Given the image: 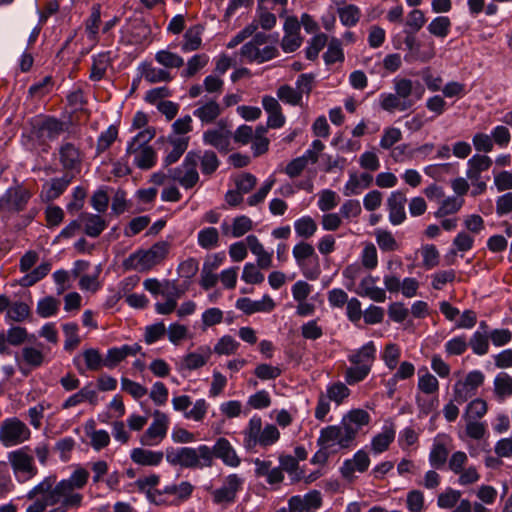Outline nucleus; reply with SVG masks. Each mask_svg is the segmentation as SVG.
Masks as SVG:
<instances>
[{
    "label": "nucleus",
    "instance_id": "5fc2aeb1",
    "mask_svg": "<svg viewBox=\"0 0 512 512\" xmlns=\"http://www.w3.org/2000/svg\"><path fill=\"white\" fill-rule=\"evenodd\" d=\"M344 58L341 41L338 38L332 37L328 43L327 51L323 54L325 63L332 65L336 62H343Z\"/></svg>",
    "mask_w": 512,
    "mask_h": 512
},
{
    "label": "nucleus",
    "instance_id": "7c9ffc66",
    "mask_svg": "<svg viewBox=\"0 0 512 512\" xmlns=\"http://www.w3.org/2000/svg\"><path fill=\"white\" fill-rule=\"evenodd\" d=\"M222 108L214 99L208 101H199L197 108L193 111V115L198 118L203 125L214 123L221 115Z\"/></svg>",
    "mask_w": 512,
    "mask_h": 512
},
{
    "label": "nucleus",
    "instance_id": "f704fd0d",
    "mask_svg": "<svg viewBox=\"0 0 512 512\" xmlns=\"http://www.w3.org/2000/svg\"><path fill=\"white\" fill-rule=\"evenodd\" d=\"M204 33V26L195 24L185 30L183 34V41L179 45L183 53H190L197 51L202 46V35Z\"/></svg>",
    "mask_w": 512,
    "mask_h": 512
},
{
    "label": "nucleus",
    "instance_id": "13d9d810",
    "mask_svg": "<svg viewBox=\"0 0 512 512\" xmlns=\"http://www.w3.org/2000/svg\"><path fill=\"white\" fill-rule=\"evenodd\" d=\"M435 56V46L433 42H430L423 50L420 49V43L415 46V50H410L405 55L404 59L406 62H428Z\"/></svg>",
    "mask_w": 512,
    "mask_h": 512
},
{
    "label": "nucleus",
    "instance_id": "f03ea898",
    "mask_svg": "<svg viewBox=\"0 0 512 512\" xmlns=\"http://www.w3.org/2000/svg\"><path fill=\"white\" fill-rule=\"evenodd\" d=\"M370 420L371 417L366 410L352 409L343 415L340 424L328 425L320 430L317 445L330 448L332 452H336L337 449H349L354 445L361 428L368 425Z\"/></svg>",
    "mask_w": 512,
    "mask_h": 512
},
{
    "label": "nucleus",
    "instance_id": "a211bd4d",
    "mask_svg": "<svg viewBox=\"0 0 512 512\" xmlns=\"http://www.w3.org/2000/svg\"><path fill=\"white\" fill-rule=\"evenodd\" d=\"M59 162L65 173H79L82 166V153L80 149L71 142L63 141L58 148Z\"/></svg>",
    "mask_w": 512,
    "mask_h": 512
},
{
    "label": "nucleus",
    "instance_id": "37998d69",
    "mask_svg": "<svg viewBox=\"0 0 512 512\" xmlns=\"http://www.w3.org/2000/svg\"><path fill=\"white\" fill-rule=\"evenodd\" d=\"M111 59L109 53H99L93 56L89 78L92 81H100L104 78Z\"/></svg>",
    "mask_w": 512,
    "mask_h": 512
},
{
    "label": "nucleus",
    "instance_id": "9d476101",
    "mask_svg": "<svg viewBox=\"0 0 512 512\" xmlns=\"http://www.w3.org/2000/svg\"><path fill=\"white\" fill-rule=\"evenodd\" d=\"M292 254L306 279L314 281L319 278L321 274L319 257L310 243L300 241L293 247Z\"/></svg>",
    "mask_w": 512,
    "mask_h": 512
},
{
    "label": "nucleus",
    "instance_id": "3c124183",
    "mask_svg": "<svg viewBox=\"0 0 512 512\" xmlns=\"http://www.w3.org/2000/svg\"><path fill=\"white\" fill-rule=\"evenodd\" d=\"M338 16L342 25L353 27L357 25L361 18V10L353 4L345 5L338 8Z\"/></svg>",
    "mask_w": 512,
    "mask_h": 512
},
{
    "label": "nucleus",
    "instance_id": "774afa93",
    "mask_svg": "<svg viewBox=\"0 0 512 512\" xmlns=\"http://www.w3.org/2000/svg\"><path fill=\"white\" fill-rule=\"evenodd\" d=\"M406 507L410 512H424L425 498L422 491L414 489L407 493Z\"/></svg>",
    "mask_w": 512,
    "mask_h": 512
},
{
    "label": "nucleus",
    "instance_id": "a878e982",
    "mask_svg": "<svg viewBox=\"0 0 512 512\" xmlns=\"http://www.w3.org/2000/svg\"><path fill=\"white\" fill-rule=\"evenodd\" d=\"M407 198L404 192L394 191L387 199V209L389 212V221L392 225L397 226L406 220L405 205Z\"/></svg>",
    "mask_w": 512,
    "mask_h": 512
},
{
    "label": "nucleus",
    "instance_id": "473e14b6",
    "mask_svg": "<svg viewBox=\"0 0 512 512\" xmlns=\"http://www.w3.org/2000/svg\"><path fill=\"white\" fill-rule=\"evenodd\" d=\"M236 307L244 313L251 315L256 312H271L275 308V302L269 295H264L261 300L253 301L250 298H240Z\"/></svg>",
    "mask_w": 512,
    "mask_h": 512
},
{
    "label": "nucleus",
    "instance_id": "4c0bfd02",
    "mask_svg": "<svg viewBox=\"0 0 512 512\" xmlns=\"http://www.w3.org/2000/svg\"><path fill=\"white\" fill-rule=\"evenodd\" d=\"M189 144V137H176L169 138L168 147L166 149V156L164 158V165L170 166L176 163L180 157L187 150Z\"/></svg>",
    "mask_w": 512,
    "mask_h": 512
},
{
    "label": "nucleus",
    "instance_id": "f3484780",
    "mask_svg": "<svg viewBox=\"0 0 512 512\" xmlns=\"http://www.w3.org/2000/svg\"><path fill=\"white\" fill-rule=\"evenodd\" d=\"M232 133L228 129L227 122L220 120L217 127L203 132L202 140L205 145L217 149L219 152L227 153L230 150Z\"/></svg>",
    "mask_w": 512,
    "mask_h": 512
},
{
    "label": "nucleus",
    "instance_id": "aec40b11",
    "mask_svg": "<svg viewBox=\"0 0 512 512\" xmlns=\"http://www.w3.org/2000/svg\"><path fill=\"white\" fill-rule=\"evenodd\" d=\"M452 439L446 434H438L433 440L429 453V463L435 469L444 467L451 451Z\"/></svg>",
    "mask_w": 512,
    "mask_h": 512
},
{
    "label": "nucleus",
    "instance_id": "4be33fe9",
    "mask_svg": "<svg viewBox=\"0 0 512 512\" xmlns=\"http://www.w3.org/2000/svg\"><path fill=\"white\" fill-rule=\"evenodd\" d=\"M370 465V458L368 453L360 449L358 450L351 459H346L340 467V473L342 477L348 481L355 479V473H364L368 470Z\"/></svg>",
    "mask_w": 512,
    "mask_h": 512
},
{
    "label": "nucleus",
    "instance_id": "6e6d98bb",
    "mask_svg": "<svg viewBox=\"0 0 512 512\" xmlns=\"http://www.w3.org/2000/svg\"><path fill=\"white\" fill-rule=\"evenodd\" d=\"M489 339L487 333L477 330L468 341V346L471 347L474 354L483 356L489 351Z\"/></svg>",
    "mask_w": 512,
    "mask_h": 512
},
{
    "label": "nucleus",
    "instance_id": "e2e57ef3",
    "mask_svg": "<svg viewBox=\"0 0 512 512\" xmlns=\"http://www.w3.org/2000/svg\"><path fill=\"white\" fill-rule=\"evenodd\" d=\"M253 229V221L246 215L233 218L231 223V237L240 238Z\"/></svg>",
    "mask_w": 512,
    "mask_h": 512
},
{
    "label": "nucleus",
    "instance_id": "c756f323",
    "mask_svg": "<svg viewBox=\"0 0 512 512\" xmlns=\"http://www.w3.org/2000/svg\"><path fill=\"white\" fill-rule=\"evenodd\" d=\"M377 278L372 275H366L361 279L360 284L353 291L361 297H367L374 302L383 303L386 300L384 289L377 287Z\"/></svg>",
    "mask_w": 512,
    "mask_h": 512
},
{
    "label": "nucleus",
    "instance_id": "2eb2a0df",
    "mask_svg": "<svg viewBox=\"0 0 512 512\" xmlns=\"http://www.w3.org/2000/svg\"><path fill=\"white\" fill-rule=\"evenodd\" d=\"M198 167L194 162V158L186 153L181 165L169 169V179L177 182L185 190L194 188L200 181Z\"/></svg>",
    "mask_w": 512,
    "mask_h": 512
},
{
    "label": "nucleus",
    "instance_id": "0eeeda50",
    "mask_svg": "<svg viewBox=\"0 0 512 512\" xmlns=\"http://www.w3.org/2000/svg\"><path fill=\"white\" fill-rule=\"evenodd\" d=\"M170 248L171 244L168 241L156 242L147 250L140 249L130 254L124 260L123 267L126 270L147 272L166 259Z\"/></svg>",
    "mask_w": 512,
    "mask_h": 512
},
{
    "label": "nucleus",
    "instance_id": "412c9836",
    "mask_svg": "<svg viewBox=\"0 0 512 512\" xmlns=\"http://www.w3.org/2000/svg\"><path fill=\"white\" fill-rule=\"evenodd\" d=\"M3 195L7 204V212L19 213L26 209L33 193L23 185H16L8 188Z\"/></svg>",
    "mask_w": 512,
    "mask_h": 512
},
{
    "label": "nucleus",
    "instance_id": "864d4df0",
    "mask_svg": "<svg viewBox=\"0 0 512 512\" xmlns=\"http://www.w3.org/2000/svg\"><path fill=\"white\" fill-rule=\"evenodd\" d=\"M211 351L209 348H206L203 353L201 352H191L184 356L182 365L185 369L188 370H196L198 368L203 367L210 358Z\"/></svg>",
    "mask_w": 512,
    "mask_h": 512
},
{
    "label": "nucleus",
    "instance_id": "e433bc0d",
    "mask_svg": "<svg viewBox=\"0 0 512 512\" xmlns=\"http://www.w3.org/2000/svg\"><path fill=\"white\" fill-rule=\"evenodd\" d=\"M492 159L487 155L475 154L467 162L466 176L471 181L481 179V173L487 171L492 165Z\"/></svg>",
    "mask_w": 512,
    "mask_h": 512
},
{
    "label": "nucleus",
    "instance_id": "5701e85b",
    "mask_svg": "<svg viewBox=\"0 0 512 512\" xmlns=\"http://www.w3.org/2000/svg\"><path fill=\"white\" fill-rule=\"evenodd\" d=\"M73 174L64 173L61 177L52 178L42 186L40 198L43 202L49 203L59 198L71 184Z\"/></svg>",
    "mask_w": 512,
    "mask_h": 512
},
{
    "label": "nucleus",
    "instance_id": "4468645a",
    "mask_svg": "<svg viewBox=\"0 0 512 512\" xmlns=\"http://www.w3.org/2000/svg\"><path fill=\"white\" fill-rule=\"evenodd\" d=\"M153 420L149 427L141 434L139 441L143 446H158L166 438L170 419L167 414L160 410H154Z\"/></svg>",
    "mask_w": 512,
    "mask_h": 512
},
{
    "label": "nucleus",
    "instance_id": "2f4dec72",
    "mask_svg": "<svg viewBox=\"0 0 512 512\" xmlns=\"http://www.w3.org/2000/svg\"><path fill=\"white\" fill-rule=\"evenodd\" d=\"M159 483L160 476L158 474L151 473L148 476L138 478L134 482V485L140 493L145 494L149 503L156 505L158 493L161 490L157 488Z\"/></svg>",
    "mask_w": 512,
    "mask_h": 512
},
{
    "label": "nucleus",
    "instance_id": "1a4fd4ad",
    "mask_svg": "<svg viewBox=\"0 0 512 512\" xmlns=\"http://www.w3.org/2000/svg\"><path fill=\"white\" fill-rule=\"evenodd\" d=\"M7 460L19 484H24L38 475L33 451L30 446H21L7 453Z\"/></svg>",
    "mask_w": 512,
    "mask_h": 512
},
{
    "label": "nucleus",
    "instance_id": "ddd939ff",
    "mask_svg": "<svg viewBox=\"0 0 512 512\" xmlns=\"http://www.w3.org/2000/svg\"><path fill=\"white\" fill-rule=\"evenodd\" d=\"M245 479L236 473L226 476L222 485L211 492L212 501L216 505L229 506L235 503L237 494L243 490Z\"/></svg>",
    "mask_w": 512,
    "mask_h": 512
},
{
    "label": "nucleus",
    "instance_id": "bf43d9fd",
    "mask_svg": "<svg viewBox=\"0 0 512 512\" xmlns=\"http://www.w3.org/2000/svg\"><path fill=\"white\" fill-rule=\"evenodd\" d=\"M328 37L324 33H318L310 39L305 49L306 58L314 61L318 58L319 52L327 45Z\"/></svg>",
    "mask_w": 512,
    "mask_h": 512
},
{
    "label": "nucleus",
    "instance_id": "f257e3e1",
    "mask_svg": "<svg viewBox=\"0 0 512 512\" xmlns=\"http://www.w3.org/2000/svg\"><path fill=\"white\" fill-rule=\"evenodd\" d=\"M89 479V472L78 467L67 479L57 482L55 475L43 478L30 489L26 498L34 500L26 512H67L82 505L83 495L77 490L84 488Z\"/></svg>",
    "mask_w": 512,
    "mask_h": 512
},
{
    "label": "nucleus",
    "instance_id": "69168bd1",
    "mask_svg": "<svg viewBox=\"0 0 512 512\" xmlns=\"http://www.w3.org/2000/svg\"><path fill=\"white\" fill-rule=\"evenodd\" d=\"M400 356L401 349L395 343L386 344L381 354V358L389 370H394L397 367Z\"/></svg>",
    "mask_w": 512,
    "mask_h": 512
},
{
    "label": "nucleus",
    "instance_id": "8fccbe9b",
    "mask_svg": "<svg viewBox=\"0 0 512 512\" xmlns=\"http://www.w3.org/2000/svg\"><path fill=\"white\" fill-rule=\"evenodd\" d=\"M209 62V56L205 53L195 54L188 59L186 68L182 70L181 76L191 78L203 69Z\"/></svg>",
    "mask_w": 512,
    "mask_h": 512
},
{
    "label": "nucleus",
    "instance_id": "338daca9",
    "mask_svg": "<svg viewBox=\"0 0 512 512\" xmlns=\"http://www.w3.org/2000/svg\"><path fill=\"white\" fill-rule=\"evenodd\" d=\"M277 97L282 102L292 106H298L302 103L300 92L290 85L280 86L277 90Z\"/></svg>",
    "mask_w": 512,
    "mask_h": 512
},
{
    "label": "nucleus",
    "instance_id": "4d7b16f0",
    "mask_svg": "<svg viewBox=\"0 0 512 512\" xmlns=\"http://www.w3.org/2000/svg\"><path fill=\"white\" fill-rule=\"evenodd\" d=\"M142 75L149 83L170 82L173 79L167 70L153 67L150 64L144 65Z\"/></svg>",
    "mask_w": 512,
    "mask_h": 512
},
{
    "label": "nucleus",
    "instance_id": "c9c22d12",
    "mask_svg": "<svg viewBox=\"0 0 512 512\" xmlns=\"http://www.w3.org/2000/svg\"><path fill=\"white\" fill-rule=\"evenodd\" d=\"M130 458L137 465L156 467L162 463L164 453L145 448H134L131 450Z\"/></svg>",
    "mask_w": 512,
    "mask_h": 512
},
{
    "label": "nucleus",
    "instance_id": "20e7f679",
    "mask_svg": "<svg viewBox=\"0 0 512 512\" xmlns=\"http://www.w3.org/2000/svg\"><path fill=\"white\" fill-rule=\"evenodd\" d=\"M166 460L173 466L183 468H204L212 466V450L207 445L193 447H169L166 449Z\"/></svg>",
    "mask_w": 512,
    "mask_h": 512
},
{
    "label": "nucleus",
    "instance_id": "680f3d73",
    "mask_svg": "<svg viewBox=\"0 0 512 512\" xmlns=\"http://www.w3.org/2000/svg\"><path fill=\"white\" fill-rule=\"evenodd\" d=\"M474 237L466 231L459 232L453 239L450 253L456 255L458 252L470 251L474 246Z\"/></svg>",
    "mask_w": 512,
    "mask_h": 512
},
{
    "label": "nucleus",
    "instance_id": "39448f33",
    "mask_svg": "<svg viewBox=\"0 0 512 512\" xmlns=\"http://www.w3.org/2000/svg\"><path fill=\"white\" fill-rule=\"evenodd\" d=\"M155 137V129L146 127L139 131L128 143L126 155L133 157V164L142 170L155 166L157 154L148 143Z\"/></svg>",
    "mask_w": 512,
    "mask_h": 512
},
{
    "label": "nucleus",
    "instance_id": "6ab92c4d",
    "mask_svg": "<svg viewBox=\"0 0 512 512\" xmlns=\"http://www.w3.org/2000/svg\"><path fill=\"white\" fill-rule=\"evenodd\" d=\"M15 361L19 371L27 376L32 369L39 368L45 363V354L38 347L25 346L21 350V356H15Z\"/></svg>",
    "mask_w": 512,
    "mask_h": 512
},
{
    "label": "nucleus",
    "instance_id": "cd10ccee",
    "mask_svg": "<svg viewBox=\"0 0 512 512\" xmlns=\"http://www.w3.org/2000/svg\"><path fill=\"white\" fill-rule=\"evenodd\" d=\"M141 349V346L137 343L132 345L125 344L120 347L109 348L107 350L106 356L104 357V367L113 369L127 357L135 356L138 354Z\"/></svg>",
    "mask_w": 512,
    "mask_h": 512
},
{
    "label": "nucleus",
    "instance_id": "72a5a7b5",
    "mask_svg": "<svg viewBox=\"0 0 512 512\" xmlns=\"http://www.w3.org/2000/svg\"><path fill=\"white\" fill-rule=\"evenodd\" d=\"M79 215L83 232L91 238L100 236L107 227L106 220L99 214L82 212Z\"/></svg>",
    "mask_w": 512,
    "mask_h": 512
},
{
    "label": "nucleus",
    "instance_id": "ea45409f",
    "mask_svg": "<svg viewBox=\"0 0 512 512\" xmlns=\"http://www.w3.org/2000/svg\"><path fill=\"white\" fill-rule=\"evenodd\" d=\"M197 244L205 250H212L220 245V233L217 228L208 226L199 230Z\"/></svg>",
    "mask_w": 512,
    "mask_h": 512
},
{
    "label": "nucleus",
    "instance_id": "a18cd8bd",
    "mask_svg": "<svg viewBox=\"0 0 512 512\" xmlns=\"http://www.w3.org/2000/svg\"><path fill=\"white\" fill-rule=\"evenodd\" d=\"M464 205V199L461 197L450 196L443 199L439 208L434 213L436 218H443L448 215L456 214Z\"/></svg>",
    "mask_w": 512,
    "mask_h": 512
},
{
    "label": "nucleus",
    "instance_id": "0e129e2a",
    "mask_svg": "<svg viewBox=\"0 0 512 512\" xmlns=\"http://www.w3.org/2000/svg\"><path fill=\"white\" fill-rule=\"evenodd\" d=\"M461 492L451 487L446 488L437 497V506L441 509H451L459 502Z\"/></svg>",
    "mask_w": 512,
    "mask_h": 512
},
{
    "label": "nucleus",
    "instance_id": "a19ab883",
    "mask_svg": "<svg viewBox=\"0 0 512 512\" xmlns=\"http://www.w3.org/2000/svg\"><path fill=\"white\" fill-rule=\"evenodd\" d=\"M348 384L345 382L337 381L331 383L326 388L325 397L334 402L337 406L344 403V401L351 395V390L347 386Z\"/></svg>",
    "mask_w": 512,
    "mask_h": 512
},
{
    "label": "nucleus",
    "instance_id": "f8f14e48",
    "mask_svg": "<svg viewBox=\"0 0 512 512\" xmlns=\"http://www.w3.org/2000/svg\"><path fill=\"white\" fill-rule=\"evenodd\" d=\"M194 490V485L189 481L166 485L158 493L155 506H179L191 498Z\"/></svg>",
    "mask_w": 512,
    "mask_h": 512
},
{
    "label": "nucleus",
    "instance_id": "79ce46f5",
    "mask_svg": "<svg viewBox=\"0 0 512 512\" xmlns=\"http://www.w3.org/2000/svg\"><path fill=\"white\" fill-rule=\"evenodd\" d=\"M101 24V6L94 4L91 13L85 21V31L89 40L96 42L98 40L99 28Z\"/></svg>",
    "mask_w": 512,
    "mask_h": 512
},
{
    "label": "nucleus",
    "instance_id": "393cba45",
    "mask_svg": "<svg viewBox=\"0 0 512 512\" xmlns=\"http://www.w3.org/2000/svg\"><path fill=\"white\" fill-rule=\"evenodd\" d=\"M67 129L65 122L52 117H45L36 127L35 134L38 139L43 141L57 140L60 135Z\"/></svg>",
    "mask_w": 512,
    "mask_h": 512
},
{
    "label": "nucleus",
    "instance_id": "de8ad7c7",
    "mask_svg": "<svg viewBox=\"0 0 512 512\" xmlns=\"http://www.w3.org/2000/svg\"><path fill=\"white\" fill-rule=\"evenodd\" d=\"M155 61L167 69H179L184 65L183 57L168 49L157 51L155 54Z\"/></svg>",
    "mask_w": 512,
    "mask_h": 512
},
{
    "label": "nucleus",
    "instance_id": "9b49d317",
    "mask_svg": "<svg viewBox=\"0 0 512 512\" xmlns=\"http://www.w3.org/2000/svg\"><path fill=\"white\" fill-rule=\"evenodd\" d=\"M31 435L28 425L18 417H8L0 423V444L5 448L22 445Z\"/></svg>",
    "mask_w": 512,
    "mask_h": 512
},
{
    "label": "nucleus",
    "instance_id": "603ef678",
    "mask_svg": "<svg viewBox=\"0 0 512 512\" xmlns=\"http://www.w3.org/2000/svg\"><path fill=\"white\" fill-rule=\"evenodd\" d=\"M65 341L64 349L66 351H73L78 347L81 342L79 337V326L76 322H69L62 325Z\"/></svg>",
    "mask_w": 512,
    "mask_h": 512
},
{
    "label": "nucleus",
    "instance_id": "dca6fc26",
    "mask_svg": "<svg viewBox=\"0 0 512 512\" xmlns=\"http://www.w3.org/2000/svg\"><path fill=\"white\" fill-rule=\"evenodd\" d=\"M173 409L177 412L183 413V416L187 420H193L195 422H202L206 417L209 409V403L201 398L197 399L193 403L192 409H188L192 405L191 397L188 395L174 396L171 400Z\"/></svg>",
    "mask_w": 512,
    "mask_h": 512
},
{
    "label": "nucleus",
    "instance_id": "6e6552de",
    "mask_svg": "<svg viewBox=\"0 0 512 512\" xmlns=\"http://www.w3.org/2000/svg\"><path fill=\"white\" fill-rule=\"evenodd\" d=\"M395 93H381L379 96L380 107L387 112L407 111L411 109L415 101L411 99L413 82L407 78L394 79Z\"/></svg>",
    "mask_w": 512,
    "mask_h": 512
},
{
    "label": "nucleus",
    "instance_id": "09e8293b",
    "mask_svg": "<svg viewBox=\"0 0 512 512\" xmlns=\"http://www.w3.org/2000/svg\"><path fill=\"white\" fill-rule=\"evenodd\" d=\"M451 26L452 23L449 17L437 16L429 23L427 30L431 35L444 39L449 35Z\"/></svg>",
    "mask_w": 512,
    "mask_h": 512
},
{
    "label": "nucleus",
    "instance_id": "58836bf2",
    "mask_svg": "<svg viewBox=\"0 0 512 512\" xmlns=\"http://www.w3.org/2000/svg\"><path fill=\"white\" fill-rule=\"evenodd\" d=\"M493 394L499 403L512 397V377L508 373L501 372L495 376Z\"/></svg>",
    "mask_w": 512,
    "mask_h": 512
},
{
    "label": "nucleus",
    "instance_id": "c03bdc74",
    "mask_svg": "<svg viewBox=\"0 0 512 512\" xmlns=\"http://www.w3.org/2000/svg\"><path fill=\"white\" fill-rule=\"evenodd\" d=\"M318 229L316 221L309 215L302 216L294 222V230L298 237L309 239Z\"/></svg>",
    "mask_w": 512,
    "mask_h": 512
},
{
    "label": "nucleus",
    "instance_id": "052dcab7",
    "mask_svg": "<svg viewBox=\"0 0 512 512\" xmlns=\"http://www.w3.org/2000/svg\"><path fill=\"white\" fill-rule=\"evenodd\" d=\"M376 242L379 248L384 252L396 251L399 247L392 232L384 229L375 230Z\"/></svg>",
    "mask_w": 512,
    "mask_h": 512
},
{
    "label": "nucleus",
    "instance_id": "c85d7f7f",
    "mask_svg": "<svg viewBox=\"0 0 512 512\" xmlns=\"http://www.w3.org/2000/svg\"><path fill=\"white\" fill-rule=\"evenodd\" d=\"M321 505V493L317 490H312L304 496H292L288 500V512H305L310 507H321Z\"/></svg>",
    "mask_w": 512,
    "mask_h": 512
},
{
    "label": "nucleus",
    "instance_id": "49530a36",
    "mask_svg": "<svg viewBox=\"0 0 512 512\" xmlns=\"http://www.w3.org/2000/svg\"><path fill=\"white\" fill-rule=\"evenodd\" d=\"M395 439V430L392 427H386L381 433L373 437L371 441L372 450L376 453L386 451Z\"/></svg>",
    "mask_w": 512,
    "mask_h": 512
},
{
    "label": "nucleus",
    "instance_id": "423d86ee",
    "mask_svg": "<svg viewBox=\"0 0 512 512\" xmlns=\"http://www.w3.org/2000/svg\"><path fill=\"white\" fill-rule=\"evenodd\" d=\"M280 439V431L274 424L262 425V419L258 415L250 418L243 431V445L248 451L257 446L267 448L274 445Z\"/></svg>",
    "mask_w": 512,
    "mask_h": 512
},
{
    "label": "nucleus",
    "instance_id": "b1692460",
    "mask_svg": "<svg viewBox=\"0 0 512 512\" xmlns=\"http://www.w3.org/2000/svg\"><path fill=\"white\" fill-rule=\"evenodd\" d=\"M194 158L196 166L200 167L201 173L204 176H212L219 168L221 162L217 154L213 150L193 149L188 151Z\"/></svg>",
    "mask_w": 512,
    "mask_h": 512
},
{
    "label": "nucleus",
    "instance_id": "bb28decb",
    "mask_svg": "<svg viewBox=\"0 0 512 512\" xmlns=\"http://www.w3.org/2000/svg\"><path fill=\"white\" fill-rule=\"evenodd\" d=\"M212 450V460L214 457L219 458L222 462L230 467H238L241 463V459L237 455L234 447L230 441L224 437L217 439Z\"/></svg>",
    "mask_w": 512,
    "mask_h": 512
},
{
    "label": "nucleus",
    "instance_id": "7ed1b4c3",
    "mask_svg": "<svg viewBox=\"0 0 512 512\" xmlns=\"http://www.w3.org/2000/svg\"><path fill=\"white\" fill-rule=\"evenodd\" d=\"M376 351L374 342L369 341L348 355V361L352 366L348 367L344 373L347 384L353 386L367 378L376 360Z\"/></svg>",
    "mask_w": 512,
    "mask_h": 512
}]
</instances>
